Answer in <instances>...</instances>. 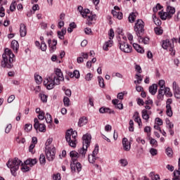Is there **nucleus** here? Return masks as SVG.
I'll return each instance as SVG.
<instances>
[{
  "label": "nucleus",
  "instance_id": "nucleus-35",
  "mask_svg": "<svg viewBox=\"0 0 180 180\" xmlns=\"http://www.w3.org/2000/svg\"><path fill=\"white\" fill-rule=\"evenodd\" d=\"M135 77L136 80L134 81V84H141V81H143V77H141V75L136 74Z\"/></svg>",
  "mask_w": 180,
  "mask_h": 180
},
{
  "label": "nucleus",
  "instance_id": "nucleus-36",
  "mask_svg": "<svg viewBox=\"0 0 180 180\" xmlns=\"http://www.w3.org/2000/svg\"><path fill=\"white\" fill-rule=\"evenodd\" d=\"M96 156L94 155H89V162H90V164H94L95 162V161H96Z\"/></svg>",
  "mask_w": 180,
  "mask_h": 180
},
{
  "label": "nucleus",
  "instance_id": "nucleus-64",
  "mask_svg": "<svg viewBox=\"0 0 180 180\" xmlns=\"http://www.w3.org/2000/svg\"><path fill=\"white\" fill-rule=\"evenodd\" d=\"M11 129H12V124H9L8 125H7L5 132L8 134L11 131Z\"/></svg>",
  "mask_w": 180,
  "mask_h": 180
},
{
  "label": "nucleus",
  "instance_id": "nucleus-2",
  "mask_svg": "<svg viewBox=\"0 0 180 180\" xmlns=\"http://www.w3.org/2000/svg\"><path fill=\"white\" fill-rule=\"evenodd\" d=\"M61 81H64L63 72H61V69L55 68L53 72L44 79V85L50 90L53 89L56 85H60Z\"/></svg>",
  "mask_w": 180,
  "mask_h": 180
},
{
  "label": "nucleus",
  "instance_id": "nucleus-37",
  "mask_svg": "<svg viewBox=\"0 0 180 180\" xmlns=\"http://www.w3.org/2000/svg\"><path fill=\"white\" fill-rule=\"evenodd\" d=\"M179 168L177 170H174L173 175L174 176H180V158L179 159V163H178Z\"/></svg>",
  "mask_w": 180,
  "mask_h": 180
},
{
  "label": "nucleus",
  "instance_id": "nucleus-34",
  "mask_svg": "<svg viewBox=\"0 0 180 180\" xmlns=\"http://www.w3.org/2000/svg\"><path fill=\"white\" fill-rule=\"evenodd\" d=\"M164 94L167 98H171V96H172V93L171 92L169 87H166L165 89Z\"/></svg>",
  "mask_w": 180,
  "mask_h": 180
},
{
  "label": "nucleus",
  "instance_id": "nucleus-33",
  "mask_svg": "<svg viewBox=\"0 0 180 180\" xmlns=\"http://www.w3.org/2000/svg\"><path fill=\"white\" fill-rule=\"evenodd\" d=\"M153 18L154 23L155 25H156V26H161V23H162L161 20L158 19L157 18V15H153Z\"/></svg>",
  "mask_w": 180,
  "mask_h": 180
},
{
  "label": "nucleus",
  "instance_id": "nucleus-63",
  "mask_svg": "<svg viewBox=\"0 0 180 180\" xmlns=\"http://www.w3.org/2000/svg\"><path fill=\"white\" fill-rule=\"evenodd\" d=\"M174 96L175 98H176V99H180V91L179 90H176L175 91H174Z\"/></svg>",
  "mask_w": 180,
  "mask_h": 180
},
{
  "label": "nucleus",
  "instance_id": "nucleus-1",
  "mask_svg": "<svg viewBox=\"0 0 180 180\" xmlns=\"http://www.w3.org/2000/svg\"><path fill=\"white\" fill-rule=\"evenodd\" d=\"M20 164L21 171L22 172H28V171H30V167H34V165H36L37 164V159L28 158L24 162V164L22 163V160H19V158H15L14 159H10L7 162L6 165L8 168L11 169V172L12 175H13V176H16V172L18 171V169H19ZM27 165H30V167Z\"/></svg>",
  "mask_w": 180,
  "mask_h": 180
},
{
  "label": "nucleus",
  "instance_id": "nucleus-38",
  "mask_svg": "<svg viewBox=\"0 0 180 180\" xmlns=\"http://www.w3.org/2000/svg\"><path fill=\"white\" fill-rule=\"evenodd\" d=\"M39 162H40L41 165H44V164H46V156H44V154L40 155Z\"/></svg>",
  "mask_w": 180,
  "mask_h": 180
},
{
  "label": "nucleus",
  "instance_id": "nucleus-22",
  "mask_svg": "<svg viewBox=\"0 0 180 180\" xmlns=\"http://www.w3.org/2000/svg\"><path fill=\"white\" fill-rule=\"evenodd\" d=\"M158 89V86L156 84H153L149 86V92L151 95H155L157 94V90Z\"/></svg>",
  "mask_w": 180,
  "mask_h": 180
},
{
  "label": "nucleus",
  "instance_id": "nucleus-50",
  "mask_svg": "<svg viewBox=\"0 0 180 180\" xmlns=\"http://www.w3.org/2000/svg\"><path fill=\"white\" fill-rule=\"evenodd\" d=\"M98 153H99V146L96 145L94 150H93V153L91 154L92 155H98Z\"/></svg>",
  "mask_w": 180,
  "mask_h": 180
},
{
  "label": "nucleus",
  "instance_id": "nucleus-61",
  "mask_svg": "<svg viewBox=\"0 0 180 180\" xmlns=\"http://www.w3.org/2000/svg\"><path fill=\"white\" fill-rule=\"evenodd\" d=\"M173 90H174V92L175 91H179V86H178V85L176 84V82H173Z\"/></svg>",
  "mask_w": 180,
  "mask_h": 180
},
{
  "label": "nucleus",
  "instance_id": "nucleus-28",
  "mask_svg": "<svg viewBox=\"0 0 180 180\" xmlns=\"http://www.w3.org/2000/svg\"><path fill=\"white\" fill-rule=\"evenodd\" d=\"M76 169L77 172H81L82 169V165H81L80 162H75V171H72V172H75Z\"/></svg>",
  "mask_w": 180,
  "mask_h": 180
},
{
  "label": "nucleus",
  "instance_id": "nucleus-42",
  "mask_svg": "<svg viewBox=\"0 0 180 180\" xmlns=\"http://www.w3.org/2000/svg\"><path fill=\"white\" fill-rule=\"evenodd\" d=\"M136 117L134 119V122H136V123H138L139 126H140L141 124V118H140V116H139V112H136Z\"/></svg>",
  "mask_w": 180,
  "mask_h": 180
},
{
  "label": "nucleus",
  "instance_id": "nucleus-62",
  "mask_svg": "<svg viewBox=\"0 0 180 180\" xmlns=\"http://www.w3.org/2000/svg\"><path fill=\"white\" fill-rule=\"evenodd\" d=\"M5 16V8L4 7L0 8V17L4 18Z\"/></svg>",
  "mask_w": 180,
  "mask_h": 180
},
{
  "label": "nucleus",
  "instance_id": "nucleus-51",
  "mask_svg": "<svg viewBox=\"0 0 180 180\" xmlns=\"http://www.w3.org/2000/svg\"><path fill=\"white\" fill-rule=\"evenodd\" d=\"M92 78H94V75H92L91 73H87L85 76L86 81H91Z\"/></svg>",
  "mask_w": 180,
  "mask_h": 180
},
{
  "label": "nucleus",
  "instance_id": "nucleus-18",
  "mask_svg": "<svg viewBox=\"0 0 180 180\" xmlns=\"http://www.w3.org/2000/svg\"><path fill=\"white\" fill-rule=\"evenodd\" d=\"M100 113H109L110 115H115V110H111L109 108L101 107L99 109Z\"/></svg>",
  "mask_w": 180,
  "mask_h": 180
},
{
  "label": "nucleus",
  "instance_id": "nucleus-48",
  "mask_svg": "<svg viewBox=\"0 0 180 180\" xmlns=\"http://www.w3.org/2000/svg\"><path fill=\"white\" fill-rule=\"evenodd\" d=\"M154 30L156 34H158V35L162 34L163 31H162V29H161L160 27H155Z\"/></svg>",
  "mask_w": 180,
  "mask_h": 180
},
{
  "label": "nucleus",
  "instance_id": "nucleus-5",
  "mask_svg": "<svg viewBox=\"0 0 180 180\" xmlns=\"http://www.w3.org/2000/svg\"><path fill=\"white\" fill-rule=\"evenodd\" d=\"M77 136L78 134L76 131H72V129H68L65 134V140L68 143L70 147L75 148L77 147Z\"/></svg>",
  "mask_w": 180,
  "mask_h": 180
},
{
  "label": "nucleus",
  "instance_id": "nucleus-7",
  "mask_svg": "<svg viewBox=\"0 0 180 180\" xmlns=\"http://www.w3.org/2000/svg\"><path fill=\"white\" fill-rule=\"evenodd\" d=\"M162 49H164V50H169L171 51L172 56H175V51L174 50V39L163 41Z\"/></svg>",
  "mask_w": 180,
  "mask_h": 180
},
{
  "label": "nucleus",
  "instance_id": "nucleus-6",
  "mask_svg": "<svg viewBox=\"0 0 180 180\" xmlns=\"http://www.w3.org/2000/svg\"><path fill=\"white\" fill-rule=\"evenodd\" d=\"M134 29L137 37H141L144 33V21L142 20H137Z\"/></svg>",
  "mask_w": 180,
  "mask_h": 180
},
{
  "label": "nucleus",
  "instance_id": "nucleus-45",
  "mask_svg": "<svg viewBox=\"0 0 180 180\" xmlns=\"http://www.w3.org/2000/svg\"><path fill=\"white\" fill-rule=\"evenodd\" d=\"M45 120H46V123H51V122L53 121L51 120V115H50V113L47 112L45 116Z\"/></svg>",
  "mask_w": 180,
  "mask_h": 180
},
{
  "label": "nucleus",
  "instance_id": "nucleus-56",
  "mask_svg": "<svg viewBox=\"0 0 180 180\" xmlns=\"http://www.w3.org/2000/svg\"><path fill=\"white\" fill-rule=\"evenodd\" d=\"M16 1H13L11 6H10V10L11 12H13L15 9H16Z\"/></svg>",
  "mask_w": 180,
  "mask_h": 180
},
{
  "label": "nucleus",
  "instance_id": "nucleus-9",
  "mask_svg": "<svg viewBox=\"0 0 180 180\" xmlns=\"http://www.w3.org/2000/svg\"><path fill=\"white\" fill-rule=\"evenodd\" d=\"M45 153L48 161H53L56 157V148H46Z\"/></svg>",
  "mask_w": 180,
  "mask_h": 180
},
{
  "label": "nucleus",
  "instance_id": "nucleus-29",
  "mask_svg": "<svg viewBox=\"0 0 180 180\" xmlns=\"http://www.w3.org/2000/svg\"><path fill=\"white\" fill-rule=\"evenodd\" d=\"M136 13H131L128 18L129 22L133 23L136 20Z\"/></svg>",
  "mask_w": 180,
  "mask_h": 180
},
{
  "label": "nucleus",
  "instance_id": "nucleus-55",
  "mask_svg": "<svg viewBox=\"0 0 180 180\" xmlns=\"http://www.w3.org/2000/svg\"><path fill=\"white\" fill-rule=\"evenodd\" d=\"M156 124H158V126H162V120H161V118L160 117H157L155 118V120Z\"/></svg>",
  "mask_w": 180,
  "mask_h": 180
},
{
  "label": "nucleus",
  "instance_id": "nucleus-58",
  "mask_svg": "<svg viewBox=\"0 0 180 180\" xmlns=\"http://www.w3.org/2000/svg\"><path fill=\"white\" fill-rule=\"evenodd\" d=\"M46 113L44 112H41L40 114L38 115V119L39 120H44L45 119V115Z\"/></svg>",
  "mask_w": 180,
  "mask_h": 180
},
{
  "label": "nucleus",
  "instance_id": "nucleus-59",
  "mask_svg": "<svg viewBox=\"0 0 180 180\" xmlns=\"http://www.w3.org/2000/svg\"><path fill=\"white\" fill-rule=\"evenodd\" d=\"M127 39L130 41L131 44H133V34L131 33H128L127 34Z\"/></svg>",
  "mask_w": 180,
  "mask_h": 180
},
{
  "label": "nucleus",
  "instance_id": "nucleus-15",
  "mask_svg": "<svg viewBox=\"0 0 180 180\" xmlns=\"http://www.w3.org/2000/svg\"><path fill=\"white\" fill-rule=\"evenodd\" d=\"M48 44L50 47V51L51 53H53V51H54V50H56V49H57V47H56L57 40H56V39H53V41H51V39H49Z\"/></svg>",
  "mask_w": 180,
  "mask_h": 180
},
{
  "label": "nucleus",
  "instance_id": "nucleus-32",
  "mask_svg": "<svg viewBox=\"0 0 180 180\" xmlns=\"http://www.w3.org/2000/svg\"><path fill=\"white\" fill-rule=\"evenodd\" d=\"M159 15H160V19H162V20H167V18H169V15H168L167 12L162 13V11H160Z\"/></svg>",
  "mask_w": 180,
  "mask_h": 180
},
{
  "label": "nucleus",
  "instance_id": "nucleus-43",
  "mask_svg": "<svg viewBox=\"0 0 180 180\" xmlns=\"http://www.w3.org/2000/svg\"><path fill=\"white\" fill-rule=\"evenodd\" d=\"M70 98L67 97V96H65L63 98V103H64V105L66 106V107H68L70 106Z\"/></svg>",
  "mask_w": 180,
  "mask_h": 180
},
{
  "label": "nucleus",
  "instance_id": "nucleus-24",
  "mask_svg": "<svg viewBox=\"0 0 180 180\" xmlns=\"http://www.w3.org/2000/svg\"><path fill=\"white\" fill-rule=\"evenodd\" d=\"M11 49H13L15 53H18V50H19V43L18 41L14 40L11 41Z\"/></svg>",
  "mask_w": 180,
  "mask_h": 180
},
{
  "label": "nucleus",
  "instance_id": "nucleus-31",
  "mask_svg": "<svg viewBox=\"0 0 180 180\" xmlns=\"http://www.w3.org/2000/svg\"><path fill=\"white\" fill-rule=\"evenodd\" d=\"M98 79L99 86H101V88H105V80L103 79V77H102V76H98Z\"/></svg>",
  "mask_w": 180,
  "mask_h": 180
},
{
  "label": "nucleus",
  "instance_id": "nucleus-4",
  "mask_svg": "<svg viewBox=\"0 0 180 180\" xmlns=\"http://www.w3.org/2000/svg\"><path fill=\"white\" fill-rule=\"evenodd\" d=\"M91 139H92V136L89 134H84L83 136L82 137L83 146L82 148L79 150V153L80 154V155H82V158H85V154H86V152L88 151V147L91 146Z\"/></svg>",
  "mask_w": 180,
  "mask_h": 180
},
{
  "label": "nucleus",
  "instance_id": "nucleus-13",
  "mask_svg": "<svg viewBox=\"0 0 180 180\" xmlns=\"http://www.w3.org/2000/svg\"><path fill=\"white\" fill-rule=\"evenodd\" d=\"M122 146L125 151H130V148H131V146L130 145V142L127 138H124L122 139Z\"/></svg>",
  "mask_w": 180,
  "mask_h": 180
},
{
  "label": "nucleus",
  "instance_id": "nucleus-8",
  "mask_svg": "<svg viewBox=\"0 0 180 180\" xmlns=\"http://www.w3.org/2000/svg\"><path fill=\"white\" fill-rule=\"evenodd\" d=\"M70 157L72 160L70 163L71 171H75V162H78L79 158V153L75 150H72L70 153Z\"/></svg>",
  "mask_w": 180,
  "mask_h": 180
},
{
  "label": "nucleus",
  "instance_id": "nucleus-53",
  "mask_svg": "<svg viewBox=\"0 0 180 180\" xmlns=\"http://www.w3.org/2000/svg\"><path fill=\"white\" fill-rule=\"evenodd\" d=\"M166 154L168 157H172V149L171 148H167L166 149Z\"/></svg>",
  "mask_w": 180,
  "mask_h": 180
},
{
  "label": "nucleus",
  "instance_id": "nucleus-20",
  "mask_svg": "<svg viewBox=\"0 0 180 180\" xmlns=\"http://www.w3.org/2000/svg\"><path fill=\"white\" fill-rule=\"evenodd\" d=\"M88 123V118L86 117H82L79 119L78 126L79 127H82V126H85Z\"/></svg>",
  "mask_w": 180,
  "mask_h": 180
},
{
  "label": "nucleus",
  "instance_id": "nucleus-10",
  "mask_svg": "<svg viewBox=\"0 0 180 180\" xmlns=\"http://www.w3.org/2000/svg\"><path fill=\"white\" fill-rule=\"evenodd\" d=\"M119 44L121 51H123L124 53H131V50L133 48L131 47V46L129 45L127 42L120 41Z\"/></svg>",
  "mask_w": 180,
  "mask_h": 180
},
{
  "label": "nucleus",
  "instance_id": "nucleus-11",
  "mask_svg": "<svg viewBox=\"0 0 180 180\" xmlns=\"http://www.w3.org/2000/svg\"><path fill=\"white\" fill-rule=\"evenodd\" d=\"M34 128L35 130L39 129L41 133H46V125L44 124H39V119L34 118Z\"/></svg>",
  "mask_w": 180,
  "mask_h": 180
},
{
  "label": "nucleus",
  "instance_id": "nucleus-46",
  "mask_svg": "<svg viewBox=\"0 0 180 180\" xmlns=\"http://www.w3.org/2000/svg\"><path fill=\"white\" fill-rule=\"evenodd\" d=\"M32 129H33V125H32V124H26L25 125V131H30V130H32Z\"/></svg>",
  "mask_w": 180,
  "mask_h": 180
},
{
  "label": "nucleus",
  "instance_id": "nucleus-3",
  "mask_svg": "<svg viewBox=\"0 0 180 180\" xmlns=\"http://www.w3.org/2000/svg\"><path fill=\"white\" fill-rule=\"evenodd\" d=\"M16 58L11 49L6 48L2 54L1 67L4 68H12Z\"/></svg>",
  "mask_w": 180,
  "mask_h": 180
},
{
  "label": "nucleus",
  "instance_id": "nucleus-21",
  "mask_svg": "<svg viewBox=\"0 0 180 180\" xmlns=\"http://www.w3.org/2000/svg\"><path fill=\"white\" fill-rule=\"evenodd\" d=\"M67 33V28H63L61 31H58V37L60 40H64V36H65Z\"/></svg>",
  "mask_w": 180,
  "mask_h": 180
},
{
  "label": "nucleus",
  "instance_id": "nucleus-40",
  "mask_svg": "<svg viewBox=\"0 0 180 180\" xmlns=\"http://www.w3.org/2000/svg\"><path fill=\"white\" fill-rule=\"evenodd\" d=\"M139 41H141V43H143V44H148L150 41V39H148V37L142 38L141 36V37H139Z\"/></svg>",
  "mask_w": 180,
  "mask_h": 180
},
{
  "label": "nucleus",
  "instance_id": "nucleus-17",
  "mask_svg": "<svg viewBox=\"0 0 180 180\" xmlns=\"http://www.w3.org/2000/svg\"><path fill=\"white\" fill-rule=\"evenodd\" d=\"M112 46H113V41L112 40V38H110V40L105 41L103 45V49L105 51H108L109 47H112Z\"/></svg>",
  "mask_w": 180,
  "mask_h": 180
},
{
  "label": "nucleus",
  "instance_id": "nucleus-52",
  "mask_svg": "<svg viewBox=\"0 0 180 180\" xmlns=\"http://www.w3.org/2000/svg\"><path fill=\"white\" fill-rule=\"evenodd\" d=\"M136 141L139 143V144H142L143 146L146 144V140L141 139V137L136 138Z\"/></svg>",
  "mask_w": 180,
  "mask_h": 180
},
{
  "label": "nucleus",
  "instance_id": "nucleus-14",
  "mask_svg": "<svg viewBox=\"0 0 180 180\" xmlns=\"http://www.w3.org/2000/svg\"><path fill=\"white\" fill-rule=\"evenodd\" d=\"M77 11L79 12V13L82 15V18H85L91 11L88 8L84 9V7L82 6H79L77 8Z\"/></svg>",
  "mask_w": 180,
  "mask_h": 180
},
{
  "label": "nucleus",
  "instance_id": "nucleus-23",
  "mask_svg": "<svg viewBox=\"0 0 180 180\" xmlns=\"http://www.w3.org/2000/svg\"><path fill=\"white\" fill-rule=\"evenodd\" d=\"M112 103L115 105L116 109H120V110L123 109V104L121 103H119V101L117 99H113L112 101Z\"/></svg>",
  "mask_w": 180,
  "mask_h": 180
},
{
  "label": "nucleus",
  "instance_id": "nucleus-27",
  "mask_svg": "<svg viewBox=\"0 0 180 180\" xmlns=\"http://www.w3.org/2000/svg\"><path fill=\"white\" fill-rule=\"evenodd\" d=\"M142 118L146 122H148V119H150V115H148V111L147 110H143L142 112Z\"/></svg>",
  "mask_w": 180,
  "mask_h": 180
},
{
  "label": "nucleus",
  "instance_id": "nucleus-41",
  "mask_svg": "<svg viewBox=\"0 0 180 180\" xmlns=\"http://www.w3.org/2000/svg\"><path fill=\"white\" fill-rule=\"evenodd\" d=\"M39 98H40L41 101H42V102H44L45 103H46V102H47V95H46L43 93H40Z\"/></svg>",
  "mask_w": 180,
  "mask_h": 180
},
{
  "label": "nucleus",
  "instance_id": "nucleus-54",
  "mask_svg": "<svg viewBox=\"0 0 180 180\" xmlns=\"http://www.w3.org/2000/svg\"><path fill=\"white\" fill-rule=\"evenodd\" d=\"M150 153L151 154V155H153V157H154V155H157L158 150L157 149L152 148L150 149Z\"/></svg>",
  "mask_w": 180,
  "mask_h": 180
},
{
  "label": "nucleus",
  "instance_id": "nucleus-57",
  "mask_svg": "<svg viewBox=\"0 0 180 180\" xmlns=\"http://www.w3.org/2000/svg\"><path fill=\"white\" fill-rule=\"evenodd\" d=\"M53 180H61V176H60V173L53 174Z\"/></svg>",
  "mask_w": 180,
  "mask_h": 180
},
{
  "label": "nucleus",
  "instance_id": "nucleus-60",
  "mask_svg": "<svg viewBox=\"0 0 180 180\" xmlns=\"http://www.w3.org/2000/svg\"><path fill=\"white\" fill-rule=\"evenodd\" d=\"M174 21L175 22H179L180 21V12L179 11H178L176 13V15L174 17Z\"/></svg>",
  "mask_w": 180,
  "mask_h": 180
},
{
  "label": "nucleus",
  "instance_id": "nucleus-44",
  "mask_svg": "<svg viewBox=\"0 0 180 180\" xmlns=\"http://www.w3.org/2000/svg\"><path fill=\"white\" fill-rule=\"evenodd\" d=\"M39 49H41V51H46V50H47V45H46L44 41H42L41 42V46H39Z\"/></svg>",
  "mask_w": 180,
  "mask_h": 180
},
{
  "label": "nucleus",
  "instance_id": "nucleus-49",
  "mask_svg": "<svg viewBox=\"0 0 180 180\" xmlns=\"http://www.w3.org/2000/svg\"><path fill=\"white\" fill-rule=\"evenodd\" d=\"M158 85L160 86V88H162V89H165V80L164 79H161L158 82Z\"/></svg>",
  "mask_w": 180,
  "mask_h": 180
},
{
  "label": "nucleus",
  "instance_id": "nucleus-39",
  "mask_svg": "<svg viewBox=\"0 0 180 180\" xmlns=\"http://www.w3.org/2000/svg\"><path fill=\"white\" fill-rule=\"evenodd\" d=\"M166 113L169 117H172V108L171 107H166Z\"/></svg>",
  "mask_w": 180,
  "mask_h": 180
},
{
  "label": "nucleus",
  "instance_id": "nucleus-12",
  "mask_svg": "<svg viewBox=\"0 0 180 180\" xmlns=\"http://www.w3.org/2000/svg\"><path fill=\"white\" fill-rule=\"evenodd\" d=\"M115 10H112V15H113L114 18H116V19H119V20H121V19H123V13L122 12L116 11H120V8L119 6H114Z\"/></svg>",
  "mask_w": 180,
  "mask_h": 180
},
{
  "label": "nucleus",
  "instance_id": "nucleus-26",
  "mask_svg": "<svg viewBox=\"0 0 180 180\" xmlns=\"http://www.w3.org/2000/svg\"><path fill=\"white\" fill-rule=\"evenodd\" d=\"M68 75H69V77H70V78H74V77H75V78L78 79L80 77L79 71H78V70H75L73 72H70L68 73Z\"/></svg>",
  "mask_w": 180,
  "mask_h": 180
},
{
  "label": "nucleus",
  "instance_id": "nucleus-19",
  "mask_svg": "<svg viewBox=\"0 0 180 180\" xmlns=\"http://www.w3.org/2000/svg\"><path fill=\"white\" fill-rule=\"evenodd\" d=\"M167 13L168 14L169 19H171V18H172L174 13H175V8H174L171 6H167Z\"/></svg>",
  "mask_w": 180,
  "mask_h": 180
},
{
  "label": "nucleus",
  "instance_id": "nucleus-25",
  "mask_svg": "<svg viewBox=\"0 0 180 180\" xmlns=\"http://www.w3.org/2000/svg\"><path fill=\"white\" fill-rule=\"evenodd\" d=\"M133 47L134 49H135L136 51H137V53H141V54H143V53H144V49L139 44L134 43L133 44Z\"/></svg>",
  "mask_w": 180,
  "mask_h": 180
},
{
  "label": "nucleus",
  "instance_id": "nucleus-30",
  "mask_svg": "<svg viewBox=\"0 0 180 180\" xmlns=\"http://www.w3.org/2000/svg\"><path fill=\"white\" fill-rule=\"evenodd\" d=\"M34 79H35L36 83L38 85H40V84H41V82H43V78L41 77V76H40L39 75H37V74L34 75Z\"/></svg>",
  "mask_w": 180,
  "mask_h": 180
},
{
  "label": "nucleus",
  "instance_id": "nucleus-16",
  "mask_svg": "<svg viewBox=\"0 0 180 180\" xmlns=\"http://www.w3.org/2000/svg\"><path fill=\"white\" fill-rule=\"evenodd\" d=\"M20 34L21 37H25L27 34V30H26V25L24 23L20 25Z\"/></svg>",
  "mask_w": 180,
  "mask_h": 180
},
{
  "label": "nucleus",
  "instance_id": "nucleus-47",
  "mask_svg": "<svg viewBox=\"0 0 180 180\" xmlns=\"http://www.w3.org/2000/svg\"><path fill=\"white\" fill-rule=\"evenodd\" d=\"M120 164H121V167H127V164H129V162H127V160L126 159H121L120 160Z\"/></svg>",
  "mask_w": 180,
  "mask_h": 180
}]
</instances>
